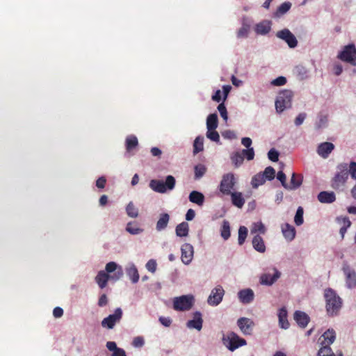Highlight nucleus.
Returning a JSON list of instances; mask_svg holds the SVG:
<instances>
[{
    "label": "nucleus",
    "instance_id": "1",
    "mask_svg": "<svg viewBox=\"0 0 356 356\" xmlns=\"http://www.w3.org/2000/svg\"><path fill=\"white\" fill-rule=\"evenodd\" d=\"M324 296L327 314L332 316L337 315L342 306L341 298L332 289H325Z\"/></svg>",
    "mask_w": 356,
    "mask_h": 356
},
{
    "label": "nucleus",
    "instance_id": "2",
    "mask_svg": "<svg viewBox=\"0 0 356 356\" xmlns=\"http://www.w3.org/2000/svg\"><path fill=\"white\" fill-rule=\"evenodd\" d=\"M176 184V179L172 175H168L165 181L160 179H152L149 181V187L156 193H165L168 191H172Z\"/></svg>",
    "mask_w": 356,
    "mask_h": 356
},
{
    "label": "nucleus",
    "instance_id": "3",
    "mask_svg": "<svg viewBox=\"0 0 356 356\" xmlns=\"http://www.w3.org/2000/svg\"><path fill=\"white\" fill-rule=\"evenodd\" d=\"M293 92L289 90L280 92L275 101V109L277 113L283 112L286 108L291 106Z\"/></svg>",
    "mask_w": 356,
    "mask_h": 356
},
{
    "label": "nucleus",
    "instance_id": "4",
    "mask_svg": "<svg viewBox=\"0 0 356 356\" xmlns=\"http://www.w3.org/2000/svg\"><path fill=\"white\" fill-rule=\"evenodd\" d=\"M338 169L340 170L337 172L332 179V187L338 190L343 186L348 177V165L346 163H341L338 165Z\"/></svg>",
    "mask_w": 356,
    "mask_h": 356
},
{
    "label": "nucleus",
    "instance_id": "5",
    "mask_svg": "<svg viewBox=\"0 0 356 356\" xmlns=\"http://www.w3.org/2000/svg\"><path fill=\"white\" fill-rule=\"evenodd\" d=\"M222 340L223 344L231 351L246 345V341L233 332L224 335Z\"/></svg>",
    "mask_w": 356,
    "mask_h": 356
},
{
    "label": "nucleus",
    "instance_id": "6",
    "mask_svg": "<svg viewBox=\"0 0 356 356\" xmlns=\"http://www.w3.org/2000/svg\"><path fill=\"white\" fill-rule=\"evenodd\" d=\"M195 298L193 295H183L173 300V308L176 311H188L193 306Z\"/></svg>",
    "mask_w": 356,
    "mask_h": 356
},
{
    "label": "nucleus",
    "instance_id": "7",
    "mask_svg": "<svg viewBox=\"0 0 356 356\" xmlns=\"http://www.w3.org/2000/svg\"><path fill=\"white\" fill-rule=\"evenodd\" d=\"M236 180L233 173L229 172L225 174L220 181L219 185L220 192L225 195H229L234 190Z\"/></svg>",
    "mask_w": 356,
    "mask_h": 356
},
{
    "label": "nucleus",
    "instance_id": "8",
    "mask_svg": "<svg viewBox=\"0 0 356 356\" xmlns=\"http://www.w3.org/2000/svg\"><path fill=\"white\" fill-rule=\"evenodd\" d=\"M338 58L342 61L356 65V48L353 44L345 46L343 50L339 54Z\"/></svg>",
    "mask_w": 356,
    "mask_h": 356
},
{
    "label": "nucleus",
    "instance_id": "9",
    "mask_svg": "<svg viewBox=\"0 0 356 356\" xmlns=\"http://www.w3.org/2000/svg\"><path fill=\"white\" fill-rule=\"evenodd\" d=\"M122 315L123 312L121 308H117L113 314L108 315L102 321L101 325L108 330L113 329L115 325L120 322Z\"/></svg>",
    "mask_w": 356,
    "mask_h": 356
},
{
    "label": "nucleus",
    "instance_id": "10",
    "mask_svg": "<svg viewBox=\"0 0 356 356\" xmlns=\"http://www.w3.org/2000/svg\"><path fill=\"white\" fill-rule=\"evenodd\" d=\"M225 295V291L222 286L218 285L212 289L211 294L209 295L207 302L211 306H217L222 300V298Z\"/></svg>",
    "mask_w": 356,
    "mask_h": 356
},
{
    "label": "nucleus",
    "instance_id": "11",
    "mask_svg": "<svg viewBox=\"0 0 356 356\" xmlns=\"http://www.w3.org/2000/svg\"><path fill=\"white\" fill-rule=\"evenodd\" d=\"M276 36L284 40L290 48H294L298 44V41L295 35L287 29L277 32Z\"/></svg>",
    "mask_w": 356,
    "mask_h": 356
},
{
    "label": "nucleus",
    "instance_id": "12",
    "mask_svg": "<svg viewBox=\"0 0 356 356\" xmlns=\"http://www.w3.org/2000/svg\"><path fill=\"white\" fill-rule=\"evenodd\" d=\"M346 277V285L348 289L356 287V272L348 264H344L342 268Z\"/></svg>",
    "mask_w": 356,
    "mask_h": 356
},
{
    "label": "nucleus",
    "instance_id": "13",
    "mask_svg": "<svg viewBox=\"0 0 356 356\" xmlns=\"http://www.w3.org/2000/svg\"><path fill=\"white\" fill-rule=\"evenodd\" d=\"M273 273H265L260 277V283L263 285L271 286L280 277L281 273L275 268H273Z\"/></svg>",
    "mask_w": 356,
    "mask_h": 356
},
{
    "label": "nucleus",
    "instance_id": "14",
    "mask_svg": "<svg viewBox=\"0 0 356 356\" xmlns=\"http://www.w3.org/2000/svg\"><path fill=\"white\" fill-rule=\"evenodd\" d=\"M237 325L243 334L250 335L252 332L254 323L248 318L241 317L238 319Z\"/></svg>",
    "mask_w": 356,
    "mask_h": 356
},
{
    "label": "nucleus",
    "instance_id": "15",
    "mask_svg": "<svg viewBox=\"0 0 356 356\" xmlns=\"http://www.w3.org/2000/svg\"><path fill=\"white\" fill-rule=\"evenodd\" d=\"M106 273H111L115 272L113 275H111V278L113 280H119L123 275L122 268L121 266H118L117 264L114 261L108 262L106 265Z\"/></svg>",
    "mask_w": 356,
    "mask_h": 356
},
{
    "label": "nucleus",
    "instance_id": "16",
    "mask_svg": "<svg viewBox=\"0 0 356 356\" xmlns=\"http://www.w3.org/2000/svg\"><path fill=\"white\" fill-rule=\"evenodd\" d=\"M181 259L183 263L188 264L193 257V247L189 243H184L182 245Z\"/></svg>",
    "mask_w": 356,
    "mask_h": 356
},
{
    "label": "nucleus",
    "instance_id": "17",
    "mask_svg": "<svg viewBox=\"0 0 356 356\" xmlns=\"http://www.w3.org/2000/svg\"><path fill=\"white\" fill-rule=\"evenodd\" d=\"M203 319L202 314L200 312H195L193 314V318L187 322L186 325L189 328H194L198 331L202 328Z\"/></svg>",
    "mask_w": 356,
    "mask_h": 356
},
{
    "label": "nucleus",
    "instance_id": "18",
    "mask_svg": "<svg viewBox=\"0 0 356 356\" xmlns=\"http://www.w3.org/2000/svg\"><path fill=\"white\" fill-rule=\"evenodd\" d=\"M334 149V145L330 142L321 143L317 148V153L323 158L326 159Z\"/></svg>",
    "mask_w": 356,
    "mask_h": 356
},
{
    "label": "nucleus",
    "instance_id": "19",
    "mask_svg": "<svg viewBox=\"0 0 356 356\" xmlns=\"http://www.w3.org/2000/svg\"><path fill=\"white\" fill-rule=\"evenodd\" d=\"M336 339V333L333 329H328L320 337L321 345L330 346Z\"/></svg>",
    "mask_w": 356,
    "mask_h": 356
},
{
    "label": "nucleus",
    "instance_id": "20",
    "mask_svg": "<svg viewBox=\"0 0 356 356\" xmlns=\"http://www.w3.org/2000/svg\"><path fill=\"white\" fill-rule=\"evenodd\" d=\"M238 296L240 301L243 304H249L254 300V292L250 289L241 290L238 293Z\"/></svg>",
    "mask_w": 356,
    "mask_h": 356
},
{
    "label": "nucleus",
    "instance_id": "21",
    "mask_svg": "<svg viewBox=\"0 0 356 356\" xmlns=\"http://www.w3.org/2000/svg\"><path fill=\"white\" fill-rule=\"evenodd\" d=\"M294 319L298 325L302 328H305L309 322V316L306 313L301 311L295 312Z\"/></svg>",
    "mask_w": 356,
    "mask_h": 356
},
{
    "label": "nucleus",
    "instance_id": "22",
    "mask_svg": "<svg viewBox=\"0 0 356 356\" xmlns=\"http://www.w3.org/2000/svg\"><path fill=\"white\" fill-rule=\"evenodd\" d=\"M282 232L284 238L289 241H293L296 236L295 227L289 223L282 225Z\"/></svg>",
    "mask_w": 356,
    "mask_h": 356
},
{
    "label": "nucleus",
    "instance_id": "23",
    "mask_svg": "<svg viewBox=\"0 0 356 356\" xmlns=\"http://www.w3.org/2000/svg\"><path fill=\"white\" fill-rule=\"evenodd\" d=\"M288 314L285 307L280 309L278 312L279 325L281 328L286 330L289 327V322L287 319Z\"/></svg>",
    "mask_w": 356,
    "mask_h": 356
},
{
    "label": "nucleus",
    "instance_id": "24",
    "mask_svg": "<svg viewBox=\"0 0 356 356\" xmlns=\"http://www.w3.org/2000/svg\"><path fill=\"white\" fill-rule=\"evenodd\" d=\"M337 222L341 225L339 233L341 238H344V235L347 231V229L351 225V222L348 217L339 216L336 218Z\"/></svg>",
    "mask_w": 356,
    "mask_h": 356
},
{
    "label": "nucleus",
    "instance_id": "25",
    "mask_svg": "<svg viewBox=\"0 0 356 356\" xmlns=\"http://www.w3.org/2000/svg\"><path fill=\"white\" fill-rule=\"evenodd\" d=\"M110 275L104 270H100L95 277V282L101 289H104L107 285Z\"/></svg>",
    "mask_w": 356,
    "mask_h": 356
},
{
    "label": "nucleus",
    "instance_id": "26",
    "mask_svg": "<svg viewBox=\"0 0 356 356\" xmlns=\"http://www.w3.org/2000/svg\"><path fill=\"white\" fill-rule=\"evenodd\" d=\"M318 200L321 203H332L336 197L333 192L322 191L318 195Z\"/></svg>",
    "mask_w": 356,
    "mask_h": 356
},
{
    "label": "nucleus",
    "instance_id": "27",
    "mask_svg": "<svg viewBox=\"0 0 356 356\" xmlns=\"http://www.w3.org/2000/svg\"><path fill=\"white\" fill-rule=\"evenodd\" d=\"M170 220V216L167 213H163L160 214L159 219L158 220L156 225L157 231L160 232L165 229Z\"/></svg>",
    "mask_w": 356,
    "mask_h": 356
},
{
    "label": "nucleus",
    "instance_id": "28",
    "mask_svg": "<svg viewBox=\"0 0 356 356\" xmlns=\"http://www.w3.org/2000/svg\"><path fill=\"white\" fill-rule=\"evenodd\" d=\"M252 245L255 250L259 252H264L266 251V245L262 237L259 235H256L252 238Z\"/></svg>",
    "mask_w": 356,
    "mask_h": 356
},
{
    "label": "nucleus",
    "instance_id": "29",
    "mask_svg": "<svg viewBox=\"0 0 356 356\" xmlns=\"http://www.w3.org/2000/svg\"><path fill=\"white\" fill-rule=\"evenodd\" d=\"M232 204L238 208H242L245 204V199L241 192H232L229 194Z\"/></svg>",
    "mask_w": 356,
    "mask_h": 356
},
{
    "label": "nucleus",
    "instance_id": "30",
    "mask_svg": "<svg viewBox=\"0 0 356 356\" xmlns=\"http://www.w3.org/2000/svg\"><path fill=\"white\" fill-rule=\"evenodd\" d=\"M189 200L190 202L197 204L199 206H202L204 201V195L198 191H193L189 195Z\"/></svg>",
    "mask_w": 356,
    "mask_h": 356
},
{
    "label": "nucleus",
    "instance_id": "31",
    "mask_svg": "<svg viewBox=\"0 0 356 356\" xmlns=\"http://www.w3.org/2000/svg\"><path fill=\"white\" fill-rule=\"evenodd\" d=\"M138 145V138L134 135L128 136L125 140L126 150L130 153Z\"/></svg>",
    "mask_w": 356,
    "mask_h": 356
},
{
    "label": "nucleus",
    "instance_id": "32",
    "mask_svg": "<svg viewBox=\"0 0 356 356\" xmlns=\"http://www.w3.org/2000/svg\"><path fill=\"white\" fill-rule=\"evenodd\" d=\"M271 28V23L270 21H263L256 26L255 31L257 33L265 35L269 33Z\"/></svg>",
    "mask_w": 356,
    "mask_h": 356
},
{
    "label": "nucleus",
    "instance_id": "33",
    "mask_svg": "<svg viewBox=\"0 0 356 356\" xmlns=\"http://www.w3.org/2000/svg\"><path fill=\"white\" fill-rule=\"evenodd\" d=\"M126 273L129 278L133 283H137L139 280V273L135 265L131 264L126 269Z\"/></svg>",
    "mask_w": 356,
    "mask_h": 356
},
{
    "label": "nucleus",
    "instance_id": "34",
    "mask_svg": "<svg viewBox=\"0 0 356 356\" xmlns=\"http://www.w3.org/2000/svg\"><path fill=\"white\" fill-rule=\"evenodd\" d=\"M302 181V177L300 175H297L296 173H293L290 184H288V187L286 189L294 190L298 188L301 184Z\"/></svg>",
    "mask_w": 356,
    "mask_h": 356
},
{
    "label": "nucleus",
    "instance_id": "35",
    "mask_svg": "<svg viewBox=\"0 0 356 356\" xmlns=\"http://www.w3.org/2000/svg\"><path fill=\"white\" fill-rule=\"evenodd\" d=\"M188 224L186 222L177 225L175 229L176 234L180 237L186 236L188 234Z\"/></svg>",
    "mask_w": 356,
    "mask_h": 356
},
{
    "label": "nucleus",
    "instance_id": "36",
    "mask_svg": "<svg viewBox=\"0 0 356 356\" xmlns=\"http://www.w3.org/2000/svg\"><path fill=\"white\" fill-rule=\"evenodd\" d=\"M126 231L131 234L136 235L142 233L143 229L138 227L136 222H129L127 225Z\"/></svg>",
    "mask_w": 356,
    "mask_h": 356
},
{
    "label": "nucleus",
    "instance_id": "37",
    "mask_svg": "<svg viewBox=\"0 0 356 356\" xmlns=\"http://www.w3.org/2000/svg\"><path fill=\"white\" fill-rule=\"evenodd\" d=\"M218 127V116L216 113L210 114L207 119V128L208 130L216 129Z\"/></svg>",
    "mask_w": 356,
    "mask_h": 356
},
{
    "label": "nucleus",
    "instance_id": "38",
    "mask_svg": "<svg viewBox=\"0 0 356 356\" xmlns=\"http://www.w3.org/2000/svg\"><path fill=\"white\" fill-rule=\"evenodd\" d=\"M220 235L224 240H227L230 237V225L227 220L222 221Z\"/></svg>",
    "mask_w": 356,
    "mask_h": 356
},
{
    "label": "nucleus",
    "instance_id": "39",
    "mask_svg": "<svg viewBox=\"0 0 356 356\" xmlns=\"http://www.w3.org/2000/svg\"><path fill=\"white\" fill-rule=\"evenodd\" d=\"M204 149V137L199 136L196 137L193 143V154H196Z\"/></svg>",
    "mask_w": 356,
    "mask_h": 356
},
{
    "label": "nucleus",
    "instance_id": "40",
    "mask_svg": "<svg viewBox=\"0 0 356 356\" xmlns=\"http://www.w3.org/2000/svg\"><path fill=\"white\" fill-rule=\"evenodd\" d=\"M291 7V3L290 2H284L282 3L277 9L275 13V16L277 17H280L282 15L287 13Z\"/></svg>",
    "mask_w": 356,
    "mask_h": 356
},
{
    "label": "nucleus",
    "instance_id": "41",
    "mask_svg": "<svg viewBox=\"0 0 356 356\" xmlns=\"http://www.w3.org/2000/svg\"><path fill=\"white\" fill-rule=\"evenodd\" d=\"M266 181L264 175H262V173H258L252 177L251 184L253 188H257L258 186L264 184Z\"/></svg>",
    "mask_w": 356,
    "mask_h": 356
},
{
    "label": "nucleus",
    "instance_id": "42",
    "mask_svg": "<svg viewBox=\"0 0 356 356\" xmlns=\"http://www.w3.org/2000/svg\"><path fill=\"white\" fill-rule=\"evenodd\" d=\"M231 160L234 166L238 168L243 163V155L241 152H236L231 156Z\"/></svg>",
    "mask_w": 356,
    "mask_h": 356
},
{
    "label": "nucleus",
    "instance_id": "43",
    "mask_svg": "<svg viewBox=\"0 0 356 356\" xmlns=\"http://www.w3.org/2000/svg\"><path fill=\"white\" fill-rule=\"evenodd\" d=\"M127 214L131 218H136L138 216V209L130 202L126 207Z\"/></svg>",
    "mask_w": 356,
    "mask_h": 356
},
{
    "label": "nucleus",
    "instance_id": "44",
    "mask_svg": "<svg viewBox=\"0 0 356 356\" xmlns=\"http://www.w3.org/2000/svg\"><path fill=\"white\" fill-rule=\"evenodd\" d=\"M248 229L245 226H241L238 229V243L240 245H242L247 238Z\"/></svg>",
    "mask_w": 356,
    "mask_h": 356
},
{
    "label": "nucleus",
    "instance_id": "45",
    "mask_svg": "<svg viewBox=\"0 0 356 356\" xmlns=\"http://www.w3.org/2000/svg\"><path fill=\"white\" fill-rule=\"evenodd\" d=\"M318 356H334V354L330 346L321 345L318 352Z\"/></svg>",
    "mask_w": 356,
    "mask_h": 356
},
{
    "label": "nucleus",
    "instance_id": "46",
    "mask_svg": "<svg viewBox=\"0 0 356 356\" xmlns=\"http://www.w3.org/2000/svg\"><path fill=\"white\" fill-rule=\"evenodd\" d=\"M303 209L301 207H299L296 211V216L294 217V222L296 225L300 226L303 223Z\"/></svg>",
    "mask_w": 356,
    "mask_h": 356
},
{
    "label": "nucleus",
    "instance_id": "47",
    "mask_svg": "<svg viewBox=\"0 0 356 356\" xmlns=\"http://www.w3.org/2000/svg\"><path fill=\"white\" fill-rule=\"evenodd\" d=\"M207 168L204 165H197L195 167V178L198 179L201 178L206 172Z\"/></svg>",
    "mask_w": 356,
    "mask_h": 356
},
{
    "label": "nucleus",
    "instance_id": "48",
    "mask_svg": "<svg viewBox=\"0 0 356 356\" xmlns=\"http://www.w3.org/2000/svg\"><path fill=\"white\" fill-rule=\"evenodd\" d=\"M266 178V180H272L275 178V171L274 168L271 166H268L266 168L264 172L262 173Z\"/></svg>",
    "mask_w": 356,
    "mask_h": 356
},
{
    "label": "nucleus",
    "instance_id": "49",
    "mask_svg": "<svg viewBox=\"0 0 356 356\" xmlns=\"http://www.w3.org/2000/svg\"><path fill=\"white\" fill-rule=\"evenodd\" d=\"M251 232L252 233L259 232L261 234H265L266 228H265L264 225L261 222L254 223L253 227L251 229Z\"/></svg>",
    "mask_w": 356,
    "mask_h": 356
},
{
    "label": "nucleus",
    "instance_id": "50",
    "mask_svg": "<svg viewBox=\"0 0 356 356\" xmlns=\"http://www.w3.org/2000/svg\"><path fill=\"white\" fill-rule=\"evenodd\" d=\"M207 137L214 142L218 143L220 141V136L216 129H207Z\"/></svg>",
    "mask_w": 356,
    "mask_h": 356
},
{
    "label": "nucleus",
    "instance_id": "51",
    "mask_svg": "<svg viewBox=\"0 0 356 356\" xmlns=\"http://www.w3.org/2000/svg\"><path fill=\"white\" fill-rule=\"evenodd\" d=\"M241 154L243 155V158L245 156L248 161L252 160L254 156V152L252 147L243 149Z\"/></svg>",
    "mask_w": 356,
    "mask_h": 356
},
{
    "label": "nucleus",
    "instance_id": "52",
    "mask_svg": "<svg viewBox=\"0 0 356 356\" xmlns=\"http://www.w3.org/2000/svg\"><path fill=\"white\" fill-rule=\"evenodd\" d=\"M286 83V79L284 76H279L271 81V84L276 86H284Z\"/></svg>",
    "mask_w": 356,
    "mask_h": 356
},
{
    "label": "nucleus",
    "instance_id": "53",
    "mask_svg": "<svg viewBox=\"0 0 356 356\" xmlns=\"http://www.w3.org/2000/svg\"><path fill=\"white\" fill-rule=\"evenodd\" d=\"M218 110L221 117L225 120H227V111L224 103H221L218 106Z\"/></svg>",
    "mask_w": 356,
    "mask_h": 356
},
{
    "label": "nucleus",
    "instance_id": "54",
    "mask_svg": "<svg viewBox=\"0 0 356 356\" xmlns=\"http://www.w3.org/2000/svg\"><path fill=\"white\" fill-rule=\"evenodd\" d=\"M277 178L280 182L282 183V185L285 188H287L288 184L286 183V175L282 171H279L277 175Z\"/></svg>",
    "mask_w": 356,
    "mask_h": 356
},
{
    "label": "nucleus",
    "instance_id": "55",
    "mask_svg": "<svg viewBox=\"0 0 356 356\" xmlns=\"http://www.w3.org/2000/svg\"><path fill=\"white\" fill-rule=\"evenodd\" d=\"M146 268L147 269L152 272V273H154L156 271V262L155 260L154 259H150L147 261V263L146 264Z\"/></svg>",
    "mask_w": 356,
    "mask_h": 356
},
{
    "label": "nucleus",
    "instance_id": "56",
    "mask_svg": "<svg viewBox=\"0 0 356 356\" xmlns=\"http://www.w3.org/2000/svg\"><path fill=\"white\" fill-rule=\"evenodd\" d=\"M349 173L351 177L356 180V162L351 161L349 165Z\"/></svg>",
    "mask_w": 356,
    "mask_h": 356
},
{
    "label": "nucleus",
    "instance_id": "57",
    "mask_svg": "<svg viewBox=\"0 0 356 356\" xmlns=\"http://www.w3.org/2000/svg\"><path fill=\"white\" fill-rule=\"evenodd\" d=\"M268 156L270 161L275 162L278 161L279 154L276 150L270 149L268 153Z\"/></svg>",
    "mask_w": 356,
    "mask_h": 356
},
{
    "label": "nucleus",
    "instance_id": "58",
    "mask_svg": "<svg viewBox=\"0 0 356 356\" xmlns=\"http://www.w3.org/2000/svg\"><path fill=\"white\" fill-rule=\"evenodd\" d=\"M144 339L142 337H136L134 339L132 345L134 347H142L144 345Z\"/></svg>",
    "mask_w": 356,
    "mask_h": 356
},
{
    "label": "nucleus",
    "instance_id": "59",
    "mask_svg": "<svg viewBox=\"0 0 356 356\" xmlns=\"http://www.w3.org/2000/svg\"><path fill=\"white\" fill-rule=\"evenodd\" d=\"M248 35V29L245 26H242L237 32V37L239 38H246Z\"/></svg>",
    "mask_w": 356,
    "mask_h": 356
},
{
    "label": "nucleus",
    "instance_id": "60",
    "mask_svg": "<svg viewBox=\"0 0 356 356\" xmlns=\"http://www.w3.org/2000/svg\"><path fill=\"white\" fill-rule=\"evenodd\" d=\"M159 322L165 327H170L172 323V320L170 317H159Z\"/></svg>",
    "mask_w": 356,
    "mask_h": 356
},
{
    "label": "nucleus",
    "instance_id": "61",
    "mask_svg": "<svg viewBox=\"0 0 356 356\" xmlns=\"http://www.w3.org/2000/svg\"><path fill=\"white\" fill-rule=\"evenodd\" d=\"M305 118H306V114L305 113H300L295 119V124L296 126H300V124H302Z\"/></svg>",
    "mask_w": 356,
    "mask_h": 356
},
{
    "label": "nucleus",
    "instance_id": "62",
    "mask_svg": "<svg viewBox=\"0 0 356 356\" xmlns=\"http://www.w3.org/2000/svg\"><path fill=\"white\" fill-rule=\"evenodd\" d=\"M106 179L104 177H101L96 181V186L99 188H104L106 186Z\"/></svg>",
    "mask_w": 356,
    "mask_h": 356
},
{
    "label": "nucleus",
    "instance_id": "63",
    "mask_svg": "<svg viewBox=\"0 0 356 356\" xmlns=\"http://www.w3.org/2000/svg\"><path fill=\"white\" fill-rule=\"evenodd\" d=\"M108 304V298L106 294H102L98 300V305L99 307H104Z\"/></svg>",
    "mask_w": 356,
    "mask_h": 356
},
{
    "label": "nucleus",
    "instance_id": "64",
    "mask_svg": "<svg viewBox=\"0 0 356 356\" xmlns=\"http://www.w3.org/2000/svg\"><path fill=\"white\" fill-rule=\"evenodd\" d=\"M53 315L55 318H60L63 315V309L61 307H56L53 310Z\"/></svg>",
    "mask_w": 356,
    "mask_h": 356
}]
</instances>
